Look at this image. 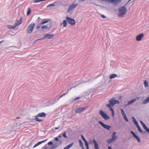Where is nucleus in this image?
<instances>
[{"label":"nucleus","instance_id":"0e129e2a","mask_svg":"<svg viewBox=\"0 0 149 149\" xmlns=\"http://www.w3.org/2000/svg\"><path fill=\"white\" fill-rule=\"evenodd\" d=\"M81 147H82V149H84V146Z\"/></svg>","mask_w":149,"mask_h":149},{"label":"nucleus","instance_id":"ddd939ff","mask_svg":"<svg viewBox=\"0 0 149 149\" xmlns=\"http://www.w3.org/2000/svg\"><path fill=\"white\" fill-rule=\"evenodd\" d=\"M87 107H80L77 109L75 111L76 113H81L87 108Z\"/></svg>","mask_w":149,"mask_h":149},{"label":"nucleus","instance_id":"8fccbe9b","mask_svg":"<svg viewBox=\"0 0 149 149\" xmlns=\"http://www.w3.org/2000/svg\"><path fill=\"white\" fill-rule=\"evenodd\" d=\"M101 16L102 18L104 19L106 18V17L103 15H101Z\"/></svg>","mask_w":149,"mask_h":149},{"label":"nucleus","instance_id":"c756f323","mask_svg":"<svg viewBox=\"0 0 149 149\" xmlns=\"http://www.w3.org/2000/svg\"><path fill=\"white\" fill-rule=\"evenodd\" d=\"M144 86L146 88H147L148 86V82L147 80H145L144 81Z\"/></svg>","mask_w":149,"mask_h":149},{"label":"nucleus","instance_id":"ea45409f","mask_svg":"<svg viewBox=\"0 0 149 149\" xmlns=\"http://www.w3.org/2000/svg\"><path fill=\"white\" fill-rule=\"evenodd\" d=\"M56 102V100H55L53 103H52L49 102V103L48 104H47V106H50L52 105H53L54 104V103H55Z\"/></svg>","mask_w":149,"mask_h":149},{"label":"nucleus","instance_id":"c85d7f7f","mask_svg":"<svg viewBox=\"0 0 149 149\" xmlns=\"http://www.w3.org/2000/svg\"><path fill=\"white\" fill-rule=\"evenodd\" d=\"M140 122L141 123V125L143 126V128L145 130L147 128H148L145 123L142 120H140Z\"/></svg>","mask_w":149,"mask_h":149},{"label":"nucleus","instance_id":"393cba45","mask_svg":"<svg viewBox=\"0 0 149 149\" xmlns=\"http://www.w3.org/2000/svg\"><path fill=\"white\" fill-rule=\"evenodd\" d=\"M116 140L114 138H112L110 139H108L107 141V142L109 143H111Z\"/></svg>","mask_w":149,"mask_h":149},{"label":"nucleus","instance_id":"13d9d810","mask_svg":"<svg viewBox=\"0 0 149 149\" xmlns=\"http://www.w3.org/2000/svg\"><path fill=\"white\" fill-rule=\"evenodd\" d=\"M4 41V40H1V41H0V44H1V43H2Z\"/></svg>","mask_w":149,"mask_h":149},{"label":"nucleus","instance_id":"dca6fc26","mask_svg":"<svg viewBox=\"0 0 149 149\" xmlns=\"http://www.w3.org/2000/svg\"><path fill=\"white\" fill-rule=\"evenodd\" d=\"M48 139H47L45 140L38 142L33 146V148H35L37 146H38L40 144H42V143L45 142L46 141H47L48 140Z\"/></svg>","mask_w":149,"mask_h":149},{"label":"nucleus","instance_id":"2eb2a0df","mask_svg":"<svg viewBox=\"0 0 149 149\" xmlns=\"http://www.w3.org/2000/svg\"><path fill=\"white\" fill-rule=\"evenodd\" d=\"M56 2H54L53 3H52L47 5V8L48 10L52 9L53 8V7L56 6Z\"/></svg>","mask_w":149,"mask_h":149},{"label":"nucleus","instance_id":"6e6552de","mask_svg":"<svg viewBox=\"0 0 149 149\" xmlns=\"http://www.w3.org/2000/svg\"><path fill=\"white\" fill-rule=\"evenodd\" d=\"M65 18L69 24L73 25L75 24V21L74 19L68 16L66 17Z\"/></svg>","mask_w":149,"mask_h":149},{"label":"nucleus","instance_id":"7ed1b4c3","mask_svg":"<svg viewBox=\"0 0 149 149\" xmlns=\"http://www.w3.org/2000/svg\"><path fill=\"white\" fill-rule=\"evenodd\" d=\"M119 103L120 102L119 100H116L113 97L109 100V104H107L106 106H114L115 104Z\"/></svg>","mask_w":149,"mask_h":149},{"label":"nucleus","instance_id":"412c9836","mask_svg":"<svg viewBox=\"0 0 149 149\" xmlns=\"http://www.w3.org/2000/svg\"><path fill=\"white\" fill-rule=\"evenodd\" d=\"M52 26V25H50L49 26H48V25H45L42 26L41 27V28L42 29H45L46 30L48 29H50Z\"/></svg>","mask_w":149,"mask_h":149},{"label":"nucleus","instance_id":"4d7b16f0","mask_svg":"<svg viewBox=\"0 0 149 149\" xmlns=\"http://www.w3.org/2000/svg\"><path fill=\"white\" fill-rule=\"evenodd\" d=\"M40 26H38L36 27L37 29H38L40 27Z\"/></svg>","mask_w":149,"mask_h":149},{"label":"nucleus","instance_id":"a19ab883","mask_svg":"<svg viewBox=\"0 0 149 149\" xmlns=\"http://www.w3.org/2000/svg\"><path fill=\"white\" fill-rule=\"evenodd\" d=\"M81 136L82 139L84 142L87 141V140L85 138L83 134H81Z\"/></svg>","mask_w":149,"mask_h":149},{"label":"nucleus","instance_id":"69168bd1","mask_svg":"<svg viewBox=\"0 0 149 149\" xmlns=\"http://www.w3.org/2000/svg\"><path fill=\"white\" fill-rule=\"evenodd\" d=\"M62 25V23H61L60 24V26H61Z\"/></svg>","mask_w":149,"mask_h":149},{"label":"nucleus","instance_id":"9b49d317","mask_svg":"<svg viewBox=\"0 0 149 149\" xmlns=\"http://www.w3.org/2000/svg\"><path fill=\"white\" fill-rule=\"evenodd\" d=\"M78 5V4H75L74 3H72V4H71L68 8L67 12H70V10L73 9L75 8Z\"/></svg>","mask_w":149,"mask_h":149},{"label":"nucleus","instance_id":"680f3d73","mask_svg":"<svg viewBox=\"0 0 149 149\" xmlns=\"http://www.w3.org/2000/svg\"><path fill=\"white\" fill-rule=\"evenodd\" d=\"M31 144H32V142H30V143H29V147H30L31 146Z\"/></svg>","mask_w":149,"mask_h":149},{"label":"nucleus","instance_id":"58836bf2","mask_svg":"<svg viewBox=\"0 0 149 149\" xmlns=\"http://www.w3.org/2000/svg\"><path fill=\"white\" fill-rule=\"evenodd\" d=\"M120 111H121V113H122V114L123 116L126 115L125 112V111H124V110H123V109H120Z\"/></svg>","mask_w":149,"mask_h":149},{"label":"nucleus","instance_id":"6e6d98bb","mask_svg":"<svg viewBox=\"0 0 149 149\" xmlns=\"http://www.w3.org/2000/svg\"><path fill=\"white\" fill-rule=\"evenodd\" d=\"M40 19H40V17H38V19H37V20H39V21H38V22H39V21H40Z\"/></svg>","mask_w":149,"mask_h":149},{"label":"nucleus","instance_id":"aec40b11","mask_svg":"<svg viewBox=\"0 0 149 149\" xmlns=\"http://www.w3.org/2000/svg\"><path fill=\"white\" fill-rule=\"evenodd\" d=\"M57 142L54 143V145L57 148L59 146L61 145L62 143V140H59L58 141H56Z\"/></svg>","mask_w":149,"mask_h":149},{"label":"nucleus","instance_id":"72a5a7b5","mask_svg":"<svg viewBox=\"0 0 149 149\" xmlns=\"http://www.w3.org/2000/svg\"><path fill=\"white\" fill-rule=\"evenodd\" d=\"M102 1H105L107 3H113V0H101Z\"/></svg>","mask_w":149,"mask_h":149},{"label":"nucleus","instance_id":"f704fd0d","mask_svg":"<svg viewBox=\"0 0 149 149\" xmlns=\"http://www.w3.org/2000/svg\"><path fill=\"white\" fill-rule=\"evenodd\" d=\"M62 136L63 137L67 139L68 138V136L66 135V131H64L63 133H62Z\"/></svg>","mask_w":149,"mask_h":149},{"label":"nucleus","instance_id":"b1692460","mask_svg":"<svg viewBox=\"0 0 149 149\" xmlns=\"http://www.w3.org/2000/svg\"><path fill=\"white\" fill-rule=\"evenodd\" d=\"M73 143H72L65 146L63 149H69L73 145Z\"/></svg>","mask_w":149,"mask_h":149},{"label":"nucleus","instance_id":"e2e57ef3","mask_svg":"<svg viewBox=\"0 0 149 149\" xmlns=\"http://www.w3.org/2000/svg\"><path fill=\"white\" fill-rule=\"evenodd\" d=\"M132 0H129V1H128V3L129 2H130V1H132ZM135 1V0H134L133 1H134V2Z\"/></svg>","mask_w":149,"mask_h":149},{"label":"nucleus","instance_id":"473e14b6","mask_svg":"<svg viewBox=\"0 0 149 149\" xmlns=\"http://www.w3.org/2000/svg\"><path fill=\"white\" fill-rule=\"evenodd\" d=\"M68 93V91H66L65 93L60 95V96L58 97V98L57 99V101L60 98L62 97L63 96L65 95L66 94H67Z\"/></svg>","mask_w":149,"mask_h":149},{"label":"nucleus","instance_id":"37998d69","mask_svg":"<svg viewBox=\"0 0 149 149\" xmlns=\"http://www.w3.org/2000/svg\"><path fill=\"white\" fill-rule=\"evenodd\" d=\"M123 116L124 120H126L127 122H128L129 121V120L127 118V116L126 115Z\"/></svg>","mask_w":149,"mask_h":149},{"label":"nucleus","instance_id":"f257e3e1","mask_svg":"<svg viewBox=\"0 0 149 149\" xmlns=\"http://www.w3.org/2000/svg\"><path fill=\"white\" fill-rule=\"evenodd\" d=\"M118 16L120 17H123L127 12V9L125 5L119 8L118 9Z\"/></svg>","mask_w":149,"mask_h":149},{"label":"nucleus","instance_id":"1a4fd4ad","mask_svg":"<svg viewBox=\"0 0 149 149\" xmlns=\"http://www.w3.org/2000/svg\"><path fill=\"white\" fill-rule=\"evenodd\" d=\"M130 133L133 135L134 137L138 141L139 143H140L141 141L140 138L137 135H136L135 133L133 131H131Z\"/></svg>","mask_w":149,"mask_h":149},{"label":"nucleus","instance_id":"a211bd4d","mask_svg":"<svg viewBox=\"0 0 149 149\" xmlns=\"http://www.w3.org/2000/svg\"><path fill=\"white\" fill-rule=\"evenodd\" d=\"M93 142L94 144V148L95 149H99L98 143L95 139L93 140Z\"/></svg>","mask_w":149,"mask_h":149},{"label":"nucleus","instance_id":"cd10ccee","mask_svg":"<svg viewBox=\"0 0 149 149\" xmlns=\"http://www.w3.org/2000/svg\"><path fill=\"white\" fill-rule=\"evenodd\" d=\"M138 129V130L141 133L143 134L144 132H143L141 130V128L140 127L139 125H138L136 126Z\"/></svg>","mask_w":149,"mask_h":149},{"label":"nucleus","instance_id":"09e8293b","mask_svg":"<svg viewBox=\"0 0 149 149\" xmlns=\"http://www.w3.org/2000/svg\"><path fill=\"white\" fill-rule=\"evenodd\" d=\"M80 97H77L73 99V101H74L77 100H79V99H80Z\"/></svg>","mask_w":149,"mask_h":149},{"label":"nucleus","instance_id":"7c9ffc66","mask_svg":"<svg viewBox=\"0 0 149 149\" xmlns=\"http://www.w3.org/2000/svg\"><path fill=\"white\" fill-rule=\"evenodd\" d=\"M66 20H64L63 21V24L64 27H66L67 25L68 22Z\"/></svg>","mask_w":149,"mask_h":149},{"label":"nucleus","instance_id":"f03ea898","mask_svg":"<svg viewBox=\"0 0 149 149\" xmlns=\"http://www.w3.org/2000/svg\"><path fill=\"white\" fill-rule=\"evenodd\" d=\"M46 115V114L44 112L39 113L35 116L34 120L37 122H41L43 121V120L39 118L38 117H45Z\"/></svg>","mask_w":149,"mask_h":149},{"label":"nucleus","instance_id":"3c124183","mask_svg":"<svg viewBox=\"0 0 149 149\" xmlns=\"http://www.w3.org/2000/svg\"><path fill=\"white\" fill-rule=\"evenodd\" d=\"M72 88V87H70V88H68L67 91H68V92L70 91Z\"/></svg>","mask_w":149,"mask_h":149},{"label":"nucleus","instance_id":"5fc2aeb1","mask_svg":"<svg viewBox=\"0 0 149 149\" xmlns=\"http://www.w3.org/2000/svg\"><path fill=\"white\" fill-rule=\"evenodd\" d=\"M108 149H112V148L111 146H109L108 147Z\"/></svg>","mask_w":149,"mask_h":149},{"label":"nucleus","instance_id":"f3484780","mask_svg":"<svg viewBox=\"0 0 149 149\" xmlns=\"http://www.w3.org/2000/svg\"><path fill=\"white\" fill-rule=\"evenodd\" d=\"M50 21V19H49L47 18V19H43L42 22L39 23V24L40 25H42L44 24L45 23H47L49 22Z\"/></svg>","mask_w":149,"mask_h":149},{"label":"nucleus","instance_id":"4468645a","mask_svg":"<svg viewBox=\"0 0 149 149\" xmlns=\"http://www.w3.org/2000/svg\"><path fill=\"white\" fill-rule=\"evenodd\" d=\"M136 100V99L134 98L129 101L127 104H125L124 106L125 107L128 106L133 103Z\"/></svg>","mask_w":149,"mask_h":149},{"label":"nucleus","instance_id":"c03bdc74","mask_svg":"<svg viewBox=\"0 0 149 149\" xmlns=\"http://www.w3.org/2000/svg\"><path fill=\"white\" fill-rule=\"evenodd\" d=\"M52 141H49L47 143V145L49 146V145L52 146V145H53V143Z\"/></svg>","mask_w":149,"mask_h":149},{"label":"nucleus","instance_id":"774afa93","mask_svg":"<svg viewBox=\"0 0 149 149\" xmlns=\"http://www.w3.org/2000/svg\"><path fill=\"white\" fill-rule=\"evenodd\" d=\"M89 98L88 97H86V98L88 99Z\"/></svg>","mask_w":149,"mask_h":149},{"label":"nucleus","instance_id":"20e7f679","mask_svg":"<svg viewBox=\"0 0 149 149\" xmlns=\"http://www.w3.org/2000/svg\"><path fill=\"white\" fill-rule=\"evenodd\" d=\"M22 18H21L19 20H17L15 23L14 25H8V29H15L17 26L19 25L22 23Z\"/></svg>","mask_w":149,"mask_h":149},{"label":"nucleus","instance_id":"4c0bfd02","mask_svg":"<svg viewBox=\"0 0 149 149\" xmlns=\"http://www.w3.org/2000/svg\"><path fill=\"white\" fill-rule=\"evenodd\" d=\"M79 141L80 146L81 147L83 146V143L82 140L81 139H80L79 140Z\"/></svg>","mask_w":149,"mask_h":149},{"label":"nucleus","instance_id":"603ef678","mask_svg":"<svg viewBox=\"0 0 149 149\" xmlns=\"http://www.w3.org/2000/svg\"><path fill=\"white\" fill-rule=\"evenodd\" d=\"M44 39H45V38H44V37H43V38H39V39L37 40L36 41L39 40H43Z\"/></svg>","mask_w":149,"mask_h":149},{"label":"nucleus","instance_id":"39448f33","mask_svg":"<svg viewBox=\"0 0 149 149\" xmlns=\"http://www.w3.org/2000/svg\"><path fill=\"white\" fill-rule=\"evenodd\" d=\"M99 114L105 120L109 119L110 117L105 111L102 110H100L99 112Z\"/></svg>","mask_w":149,"mask_h":149},{"label":"nucleus","instance_id":"de8ad7c7","mask_svg":"<svg viewBox=\"0 0 149 149\" xmlns=\"http://www.w3.org/2000/svg\"><path fill=\"white\" fill-rule=\"evenodd\" d=\"M47 144L45 145L41 149H47Z\"/></svg>","mask_w":149,"mask_h":149},{"label":"nucleus","instance_id":"e433bc0d","mask_svg":"<svg viewBox=\"0 0 149 149\" xmlns=\"http://www.w3.org/2000/svg\"><path fill=\"white\" fill-rule=\"evenodd\" d=\"M116 134V132H113L112 134V138H114L115 139V140L117 139V137L116 136H115V135Z\"/></svg>","mask_w":149,"mask_h":149},{"label":"nucleus","instance_id":"9d476101","mask_svg":"<svg viewBox=\"0 0 149 149\" xmlns=\"http://www.w3.org/2000/svg\"><path fill=\"white\" fill-rule=\"evenodd\" d=\"M54 35L53 34H50L49 33H47L45 34L44 36V38L45 39H50L53 38Z\"/></svg>","mask_w":149,"mask_h":149},{"label":"nucleus","instance_id":"49530a36","mask_svg":"<svg viewBox=\"0 0 149 149\" xmlns=\"http://www.w3.org/2000/svg\"><path fill=\"white\" fill-rule=\"evenodd\" d=\"M57 147L56 146L54 145L53 144L52 145V146L50 148V149H54L55 148H56Z\"/></svg>","mask_w":149,"mask_h":149},{"label":"nucleus","instance_id":"052dcab7","mask_svg":"<svg viewBox=\"0 0 149 149\" xmlns=\"http://www.w3.org/2000/svg\"><path fill=\"white\" fill-rule=\"evenodd\" d=\"M122 97V96H121L119 97V99H121Z\"/></svg>","mask_w":149,"mask_h":149},{"label":"nucleus","instance_id":"c9c22d12","mask_svg":"<svg viewBox=\"0 0 149 149\" xmlns=\"http://www.w3.org/2000/svg\"><path fill=\"white\" fill-rule=\"evenodd\" d=\"M122 0H113V3L115 4H117L118 3H120L122 1Z\"/></svg>","mask_w":149,"mask_h":149},{"label":"nucleus","instance_id":"bf43d9fd","mask_svg":"<svg viewBox=\"0 0 149 149\" xmlns=\"http://www.w3.org/2000/svg\"><path fill=\"white\" fill-rule=\"evenodd\" d=\"M78 0L80 1L83 2V1H84L85 0Z\"/></svg>","mask_w":149,"mask_h":149},{"label":"nucleus","instance_id":"a18cd8bd","mask_svg":"<svg viewBox=\"0 0 149 149\" xmlns=\"http://www.w3.org/2000/svg\"><path fill=\"white\" fill-rule=\"evenodd\" d=\"M146 130L144 132V134H144L145 133H146V132H148V133L149 134V130L148 129V128H147V129L145 130Z\"/></svg>","mask_w":149,"mask_h":149},{"label":"nucleus","instance_id":"423d86ee","mask_svg":"<svg viewBox=\"0 0 149 149\" xmlns=\"http://www.w3.org/2000/svg\"><path fill=\"white\" fill-rule=\"evenodd\" d=\"M35 25V24L33 22L29 24L26 30L27 32L28 33H31L32 32L33 30Z\"/></svg>","mask_w":149,"mask_h":149},{"label":"nucleus","instance_id":"4be33fe9","mask_svg":"<svg viewBox=\"0 0 149 149\" xmlns=\"http://www.w3.org/2000/svg\"><path fill=\"white\" fill-rule=\"evenodd\" d=\"M62 136V133H61L58 136L54 137V140L56 141H58L59 140H62L61 139H59V138H60Z\"/></svg>","mask_w":149,"mask_h":149},{"label":"nucleus","instance_id":"338daca9","mask_svg":"<svg viewBox=\"0 0 149 149\" xmlns=\"http://www.w3.org/2000/svg\"><path fill=\"white\" fill-rule=\"evenodd\" d=\"M89 148H86V149H89Z\"/></svg>","mask_w":149,"mask_h":149},{"label":"nucleus","instance_id":"bb28decb","mask_svg":"<svg viewBox=\"0 0 149 149\" xmlns=\"http://www.w3.org/2000/svg\"><path fill=\"white\" fill-rule=\"evenodd\" d=\"M148 102H149V97H148L143 101V104H145L148 103Z\"/></svg>","mask_w":149,"mask_h":149},{"label":"nucleus","instance_id":"0eeeda50","mask_svg":"<svg viewBox=\"0 0 149 149\" xmlns=\"http://www.w3.org/2000/svg\"><path fill=\"white\" fill-rule=\"evenodd\" d=\"M98 123L102 127L108 130H109L111 127V126L105 124L103 122L101 121H99Z\"/></svg>","mask_w":149,"mask_h":149},{"label":"nucleus","instance_id":"a878e982","mask_svg":"<svg viewBox=\"0 0 149 149\" xmlns=\"http://www.w3.org/2000/svg\"><path fill=\"white\" fill-rule=\"evenodd\" d=\"M118 76L116 74H113L110 75L109 77V78L111 79H112L116 77H117Z\"/></svg>","mask_w":149,"mask_h":149},{"label":"nucleus","instance_id":"6ab92c4d","mask_svg":"<svg viewBox=\"0 0 149 149\" xmlns=\"http://www.w3.org/2000/svg\"><path fill=\"white\" fill-rule=\"evenodd\" d=\"M106 106L109 109V110L111 112L112 116L113 117L114 115V111L113 108H112L113 106Z\"/></svg>","mask_w":149,"mask_h":149},{"label":"nucleus","instance_id":"2f4dec72","mask_svg":"<svg viewBox=\"0 0 149 149\" xmlns=\"http://www.w3.org/2000/svg\"><path fill=\"white\" fill-rule=\"evenodd\" d=\"M31 13V8H28V10L27 11V15L28 16Z\"/></svg>","mask_w":149,"mask_h":149},{"label":"nucleus","instance_id":"5701e85b","mask_svg":"<svg viewBox=\"0 0 149 149\" xmlns=\"http://www.w3.org/2000/svg\"><path fill=\"white\" fill-rule=\"evenodd\" d=\"M132 118L133 123L136 126L139 125L138 122L136 120L135 117L134 116H132Z\"/></svg>","mask_w":149,"mask_h":149},{"label":"nucleus","instance_id":"f8f14e48","mask_svg":"<svg viewBox=\"0 0 149 149\" xmlns=\"http://www.w3.org/2000/svg\"><path fill=\"white\" fill-rule=\"evenodd\" d=\"M144 36V35L143 33H140L136 36V40L138 41H140Z\"/></svg>","mask_w":149,"mask_h":149},{"label":"nucleus","instance_id":"79ce46f5","mask_svg":"<svg viewBox=\"0 0 149 149\" xmlns=\"http://www.w3.org/2000/svg\"><path fill=\"white\" fill-rule=\"evenodd\" d=\"M89 143L87 141L85 142V145L86 148H89Z\"/></svg>","mask_w":149,"mask_h":149},{"label":"nucleus","instance_id":"864d4df0","mask_svg":"<svg viewBox=\"0 0 149 149\" xmlns=\"http://www.w3.org/2000/svg\"><path fill=\"white\" fill-rule=\"evenodd\" d=\"M60 127V126L59 125L58 126V127H55V130H57Z\"/></svg>","mask_w":149,"mask_h":149}]
</instances>
